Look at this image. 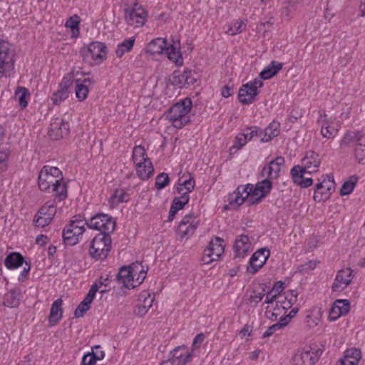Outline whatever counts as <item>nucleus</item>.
<instances>
[{"label": "nucleus", "instance_id": "1", "mask_svg": "<svg viewBox=\"0 0 365 365\" xmlns=\"http://www.w3.org/2000/svg\"><path fill=\"white\" fill-rule=\"evenodd\" d=\"M38 185L41 191L53 193L58 200L67 197V185L62 172L57 167L44 165L38 174Z\"/></svg>", "mask_w": 365, "mask_h": 365}, {"label": "nucleus", "instance_id": "2", "mask_svg": "<svg viewBox=\"0 0 365 365\" xmlns=\"http://www.w3.org/2000/svg\"><path fill=\"white\" fill-rule=\"evenodd\" d=\"M192 102L186 97L178 101L165 113V119L175 128L181 129L191 120Z\"/></svg>", "mask_w": 365, "mask_h": 365}, {"label": "nucleus", "instance_id": "3", "mask_svg": "<svg viewBox=\"0 0 365 365\" xmlns=\"http://www.w3.org/2000/svg\"><path fill=\"white\" fill-rule=\"evenodd\" d=\"M147 269L139 262L123 267L118 279L127 289H134L141 284L146 277Z\"/></svg>", "mask_w": 365, "mask_h": 365}, {"label": "nucleus", "instance_id": "4", "mask_svg": "<svg viewBox=\"0 0 365 365\" xmlns=\"http://www.w3.org/2000/svg\"><path fill=\"white\" fill-rule=\"evenodd\" d=\"M132 160L137 175L143 180L149 179L154 174L153 165L142 145H135L133 149Z\"/></svg>", "mask_w": 365, "mask_h": 365}, {"label": "nucleus", "instance_id": "5", "mask_svg": "<svg viewBox=\"0 0 365 365\" xmlns=\"http://www.w3.org/2000/svg\"><path fill=\"white\" fill-rule=\"evenodd\" d=\"M80 53L83 61L88 65L96 66L101 64L107 56V48L101 42H91L88 45L83 46Z\"/></svg>", "mask_w": 365, "mask_h": 365}, {"label": "nucleus", "instance_id": "6", "mask_svg": "<svg viewBox=\"0 0 365 365\" xmlns=\"http://www.w3.org/2000/svg\"><path fill=\"white\" fill-rule=\"evenodd\" d=\"M86 222L80 216H74L63 229V238L67 245L73 246L79 242L86 231Z\"/></svg>", "mask_w": 365, "mask_h": 365}, {"label": "nucleus", "instance_id": "7", "mask_svg": "<svg viewBox=\"0 0 365 365\" xmlns=\"http://www.w3.org/2000/svg\"><path fill=\"white\" fill-rule=\"evenodd\" d=\"M111 248L110 235L98 234L92 240L89 248V254L96 259H103L107 257Z\"/></svg>", "mask_w": 365, "mask_h": 365}, {"label": "nucleus", "instance_id": "8", "mask_svg": "<svg viewBox=\"0 0 365 365\" xmlns=\"http://www.w3.org/2000/svg\"><path fill=\"white\" fill-rule=\"evenodd\" d=\"M124 18L128 25L139 28L146 22L148 13L142 5L134 3L125 9Z\"/></svg>", "mask_w": 365, "mask_h": 365}, {"label": "nucleus", "instance_id": "9", "mask_svg": "<svg viewBox=\"0 0 365 365\" xmlns=\"http://www.w3.org/2000/svg\"><path fill=\"white\" fill-rule=\"evenodd\" d=\"M86 223L89 228L100 231L99 234L110 235L115 228L114 218L104 213L96 214L91 217Z\"/></svg>", "mask_w": 365, "mask_h": 365}, {"label": "nucleus", "instance_id": "10", "mask_svg": "<svg viewBox=\"0 0 365 365\" xmlns=\"http://www.w3.org/2000/svg\"><path fill=\"white\" fill-rule=\"evenodd\" d=\"M262 86L263 82L260 78H255L242 85L238 93L240 102L245 105L252 103L259 93V88Z\"/></svg>", "mask_w": 365, "mask_h": 365}, {"label": "nucleus", "instance_id": "11", "mask_svg": "<svg viewBox=\"0 0 365 365\" xmlns=\"http://www.w3.org/2000/svg\"><path fill=\"white\" fill-rule=\"evenodd\" d=\"M15 67V54L7 42L0 41V75L9 76Z\"/></svg>", "mask_w": 365, "mask_h": 365}, {"label": "nucleus", "instance_id": "12", "mask_svg": "<svg viewBox=\"0 0 365 365\" xmlns=\"http://www.w3.org/2000/svg\"><path fill=\"white\" fill-rule=\"evenodd\" d=\"M250 192V205L258 204L264 197L269 195L272 187V182L265 178L255 185H246Z\"/></svg>", "mask_w": 365, "mask_h": 365}, {"label": "nucleus", "instance_id": "13", "mask_svg": "<svg viewBox=\"0 0 365 365\" xmlns=\"http://www.w3.org/2000/svg\"><path fill=\"white\" fill-rule=\"evenodd\" d=\"M200 219L193 213L185 215L177 227V235L181 239L192 237L200 225Z\"/></svg>", "mask_w": 365, "mask_h": 365}, {"label": "nucleus", "instance_id": "14", "mask_svg": "<svg viewBox=\"0 0 365 365\" xmlns=\"http://www.w3.org/2000/svg\"><path fill=\"white\" fill-rule=\"evenodd\" d=\"M317 123L324 138H334L337 135L339 125L335 118L329 117L324 112L319 111Z\"/></svg>", "mask_w": 365, "mask_h": 365}, {"label": "nucleus", "instance_id": "15", "mask_svg": "<svg viewBox=\"0 0 365 365\" xmlns=\"http://www.w3.org/2000/svg\"><path fill=\"white\" fill-rule=\"evenodd\" d=\"M335 190L334 176L331 174L322 176V180L316 185L314 200L317 202L327 200Z\"/></svg>", "mask_w": 365, "mask_h": 365}, {"label": "nucleus", "instance_id": "16", "mask_svg": "<svg viewBox=\"0 0 365 365\" xmlns=\"http://www.w3.org/2000/svg\"><path fill=\"white\" fill-rule=\"evenodd\" d=\"M223 242V240L220 237H216L210 241L207 247L205 249L202 257V261L205 264H209L219 259L224 253Z\"/></svg>", "mask_w": 365, "mask_h": 365}, {"label": "nucleus", "instance_id": "17", "mask_svg": "<svg viewBox=\"0 0 365 365\" xmlns=\"http://www.w3.org/2000/svg\"><path fill=\"white\" fill-rule=\"evenodd\" d=\"M56 212L54 202H46L36 213L34 223L36 226L44 227L50 224Z\"/></svg>", "mask_w": 365, "mask_h": 365}, {"label": "nucleus", "instance_id": "18", "mask_svg": "<svg viewBox=\"0 0 365 365\" xmlns=\"http://www.w3.org/2000/svg\"><path fill=\"white\" fill-rule=\"evenodd\" d=\"M297 294L293 290L285 292L282 295L278 296L272 315L277 317L282 314H285V311L290 309L297 302Z\"/></svg>", "mask_w": 365, "mask_h": 365}, {"label": "nucleus", "instance_id": "19", "mask_svg": "<svg viewBox=\"0 0 365 365\" xmlns=\"http://www.w3.org/2000/svg\"><path fill=\"white\" fill-rule=\"evenodd\" d=\"M270 255L267 248H261L255 252L251 256L247 267V272L254 274L257 273L266 263Z\"/></svg>", "mask_w": 365, "mask_h": 365}, {"label": "nucleus", "instance_id": "20", "mask_svg": "<svg viewBox=\"0 0 365 365\" xmlns=\"http://www.w3.org/2000/svg\"><path fill=\"white\" fill-rule=\"evenodd\" d=\"M253 249V241L247 235H241L236 237L233 245L235 257L244 258L252 252Z\"/></svg>", "mask_w": 365, "mask_h": 365}, {"label": "nucleus", "instance_id": "21", "mask_svg": "<svg viewBox=\"0 0 365 365\" xmlns=\"http://www.w3.org/2000/svg\"><path fill=\"white\" fill-rule=\"evenodd\" d=\"M353 278V271L350 268H345L338 271L331 285L332 292H343L351 284Z\"/></svg>", "mask_w": 365, "mask_h": 365}, {"label": "nucleus", "instance_id": "22", "mask_svg": "<svg viewBox=\"0 0 365 365\" xmlns=\"http://www.w3.org/2000/svg\"><path fill=\"white\" fill-rule=\"evenodd\" d=\"M284 158L281 156L275 158L267 165H264L261 171L262 177L269 179V180H276L279 177L282 168L284 167Z\"/></svg>", "mask_w": 365, "mask_h": 365}, {"label": "nucleus", "instance_id": "23", "mask_svg": "<svg viewBox=\"0 0 365 365\" xmlns=\"http://www.w3.org/2000/svg\"><path fill=\"white\" fill-rule=\"evenodd\" d=\"M250 205V192L247 185H239L228 197V206L231 209H237L244 202Z\"/></svg>", "mask_w": 365, "mask_h": 365}, {"label": "nucleus", "instance_id": "24", "mask_svg": "<svg viewBox=\"0 0 365 365\" xmlns=\"http://www.w3.org/2000/svg\"><path fill=\"white\" fill-rule=\"evenodd\" d=\"M322 163L320 155L312 150L307 151L301 160L300 168L307 171V174L316 173L319 171Z\"/></svg>", "mask_w": 365, "mask_h": 365}, {"label": "nucleus", "instance_id": "25", "mask_svg": "<svg viewBox=\"0 0 365 365\" xmlns=\"http://www.w3.org/2000/svg\"><path fill=\"white\" fill-rule=\"evenodd\" d=\"M168 58L177 66H182L184 63L181 52L180 41L178 38H172L170 43L167 42L165 51Z\"/></svg>", "mask_w": 365, "mask_h": 365}, {"label": "nucleus", "instance_id": "26", "mask_svg": "<svg viewBox=\"0 0 365 365\" xmlns=\"http://www.w3.org/2000/svg\"><path fill=\"white\" fill-rule=\"evenodd\" d=\"M71 86L70 79L63 78L58 84V88L51 96V101L54 105H60L69 96V88Z\"/></svg>", "mask_w": 365, "mask_h": 365}, {"label": "nucleus", "instance_id": "27", "mask_svg": "<svg viewBox=\"0 0 365 365\" xmlns=\"http://www.w3.org/2000/svg\"><path fill=\"white\" fill-rule=\"evenodd\" d=\"M350 310V302L348 299H336L329 311L328 319L334 322L346 314Z\"/></svg>", "mask_w": 365, "mask_h": 365}, {"label": "nucleus", "instance_id": "28", "mask_svg": "<svg viewBox=\"0 0 365 365\" xmlns=\"http://www.w3.org/2000/svg\"><path fill=\"white\" fill-rule=\"evenodd\" d=\"M153 301L154 297L148 292H142L138 296V303L134 310L135 314L139 317L145 315L153 306Z\"/></svg>", "mask_w": 365, "mask_h": 365}, {"label": "nucleus", "instance_id": "29", "mask_svg": "<svg viewBox=\"0 0 365 365\" xmlns=\"http://www.w3.org/2000/svg\"><path fill=\"white\" fill-rule=\"evenodd\" d=\"M307 173L299 165H294L290 170V177L293 182L302 188H307L313 184L312 178H305L304 174Z\"/></svg>", "mask_w": 365, "mask_h": 365}, {"label": "nucleus", "instance_id": "30", "mask_svg": "<svg viewBox=\"0 0 365 365\" xmlns=\"http://www.w3.org/2000/svg\"><path fill=\"white\" fill-rule=\"evenodd\" d=\"M318 359L317 352L309 349L298 350L293 357L294 365H313Z\"/></svg>", "mask_w": 365, "mask_h": 365}, {"label": "nucleus", "instance_id": "31", "mask_svg": "<svg viewBox=\"0 0 365 365\" xmlns=\"http://www.w3.org/2000/svg\"><path fill=\"white\" fill-rule=\"evenodd\" d=\"M130 198V194L128 189L124 187L116 188L112 191L109 196V207L113 209L118 207L120 203L128 202Z\"/></svg>", "mask_w": 365, "mask_h": 365}, {"label": "nucleus", "instance_id": "32", "mask_svg": "<svg viewBox=\"0 0 365 365\" xmlns=\"http://www.w3.org/2000/svg\"><path fill=\"white\" fill-rule=\"evenodd\" d=\"M172 359L177 365H185L192 359V351L186 346H180L172 351Z\"/></svg>", "mask_w": 365, "mask_h": 365}, {"label": "nucleus", "instance_id": "33", "mask_svg": "<svg viewBox=\"0 0 365 365\" xmlns=\"http://www.w3.org/2000/svg\"><path fill=\"white\" fill-rule=\"evenodd\" d=\"M361 359V351L356 348H350L344 352V355L336 365H358Z\"/></svg>", "mask_w": 365, "mask_h": 365}, {"label": "nucleus", "instance_id": "34", "mask_svg": "<svg viewBox=\"0 0 365 365\" xmlns=\"http://www.w3.org/2000/svg\"><path fill=\"white\" fill-rule=\"evenodd\" d=\"M97 291L98 286L96 284L92 285L84 299L77 307L74 314L76 317L79 318L83 317V314L89 309L90 305L93 302Z\"/></svg>", "mask_w": 365, "mask_h": 365}, {"label": "nucleus", "instance_id": "35", "mask_svg": "<svg viewBox=\"0 0 365 365\" xmlns=\"http://www.w3.org/2000/svg\"><path fill=\"white\" fill-rule=\"evenodd\" d=\"M190 195L187 193H182L179 197H175L170 206L168 215V221H173L176 213L182 210L189 202Z\"/></svg>", "mask_w": 365, "mask_h": 365}, {"label": "nucleus", "instance_id": "36", "mask_svg": "<svg viewBox=\"0 0 365 365\" xmlns=\"http://www.w3.org/2000/svg\"><path fill=\"white\" fill-rule=\"evenodd\" d=\"M75 83L76 97L79 101H83L88 96V87L93 83V81L90 78H86L83 80L76 79Z\"/></svg>", "mask_w": 365, "mask_h": 365}, {"label": "nucleus", "instance_id": "37", "mask_svg": "<svg viewBox=\"0 0 365 365\" xmlns=\"http://www.w3.org/2000/svg\"><path fill=\"white\" fill-rule=\"evenodd\" d=\"M23 291L19 287H14L8 292L4 296V305L9 307H16L19 306Z\"/></svg>", "mask_w": 365, "mask_h": 365}, {"label": "nucleus", "instance_id": "38", "mask_svg": "<svg viewBox=\"0 0 365 365\" xmlns=\"http://www.w3.org/2000/svg\"><path fill=\"white\" fill-rule=\"evenodd\" d=\"M280 132V123L277 121H272L264 130L262 129L261 142L267 143L279 135Z\"/></svg>", "mask_w": 365, "mask_h": 365}, {"label": "nucleus", "instance_id": "39", "mask_svg": "<svg viewBox=\"0 0 365 365\" xmlns=\"http://www.w3.org/2000/svg\"><path fill=\"white\" fill-rule=\"evenodd\" d=\"M25 262L24 257L17 252L9 253L4 259V265L8 269H16Z\"/></svg>", "mask_w": 365, "mask_h": 365}, {"label": "nucleus", "instance_id": "40", "mask_svg": "<svg viewBox=\"0 0 365 365\" xmlns=\"http://www.w3.org/2000/svg\"><path fill=\"white\" fill-rule=\"evenodd\" d=\"M167 41L163 38H156L152 40L146 46V53L150 55H160L165 51Z\"/></svg>", "mask_w": 365, "mask_h": 365}, {"label": "nucleus", "instance_id": "41", "mask_svg": "<svg viewBox=\"0 0 365 365\" xmlns=\"http://www.w3.org/2000/svg\"><path fill=\"white\" fill-rule=\"evenodd\" d=\"M63 300L57 299L51 304V308L48 317V322L51 325H56L63 316L62 311Z\"/></svg>", "mask_w": 365, "mask_h": 365}, {"label": "nucleus", "instance_id": "42", "mask_svg": "<svg viewBox=\"0 0 365 365\" xmlns=\"http://www.w3.org/2000/svg\"><path fill=\"white\" fill-rule=\"evenodd\" d=\"M135 42V37L132 36L128 38L124 39L123 41L118 43L116 46L115 53L116 57L120 58L126 53L131 51Z\"/></svg>", "mask_w": 365, "mask_h": 365}, {"label": "nucleus", "instance_id": "43", "mask_svg": "<svg viewBox=\"0 0 365 365\" xmlns=\"http://www.w3.org/2000/svg\"><path fill=\"white\" fill-rule=\"evenodd\" d=\"M246 27V22L242 19H234L224 26L225 32L235 36L242 32Z\"/></svg>", "mask_w": 365, "mask_h": 365}, {"label": "nucleus", "instance_id": "44", "mask_svg": "<svg viewBox=\"0 0 365 365\" xmlns=\"http://www.w3.org/2000/svg\"><path fill=\"white\" fill-rule=\"evenodd\" d=\"M282 68V63L272 61L259 73L257 78L269 79L276 75Z\"/></svg>", "mask_w": 365, "mask_h": 365}, {"label": "nucleus", "instance_id": "45", "mask_svg": "<svg viewBox=\"0 0 365 365\" xmlns=\"http://www.w3.org/2000/svg\"><path fill=\"white\" fill-rule=\"evenodd\" d=\"M81 19L77 14L71 16L65 23V27L71 31V38H76L80 34Z\"/></svg>", "mask_w": 365, "mask_h": 365}, {"label": "nucleus", "instance_id": "46", "mask_svg": "<svg viewBox=\"0 0 365 365\" xmlns=\"http://www.w3.org/2000/svg\"><path fill=\"white\" fill-rule=\"evenodd\" d=\"M31 95L25 87H18L15 91V98L18 101L21 109L25 108L29 103Z\"/></svg>", "mask_w": 365, "mask_h": 365}, {"label": "nucleus", "instance_id": "47", "mask_svg": "<svg viewBox=\"0 0 365 365\" xmlns=\"http://www.w3.org/2000/svg\"><path fill=\"white\" fill-rule=\"evenodd\" d=\"M359 180V177L356 175H351L341 185L340 189V195L341 196L348 195L351 194Z\"/></svg>", "mask_w": 365, "mask_h": 365}, {"label": "nucleus", "instance_id": "48", "mask_svg": "<svg viewBox=\"0 0 365 365\" xmlns=\"http://www.w3.org/2000/svg\"><path fill=\"white\" fill-rule=\"evenodd\" d=\"M179 78L180 83L184 86L194 85L197 81L195 73L189 69H185Z\"/></svg>", "mask_w": 365, "mask_h": 365}, {"label": "nucleus", "instance_id": "49", "mask_svg": "<svg viewBox=\"0 0 365 365\" xmlns=\"http://www.w3.org/2000/svg\"><path fill=\"white\" fill-rule=\"evenodd\" d=\"M195 186V182L193 178H189V179L184 180L182 182L179 183L177 187L178 192L179 193H187L189 195Z\"/></svg>", "mask_w": 365, "mask_h": 365}, {"label": "nucleus", "instance_id": "50", "mask_svg": "<svg viewBox=\"0 0 365 365\" xmlns=\"http://www.w3.org/2000/svg\"><path fill=\"white\" fill-rule=\"evenodd\" d=\"M62 123V119L59 118H56L52 119L51 123L49 126V135L56 139H58L57 134H59L60 125Z\"/></svg>", "mask_w": 365, "mask_h": 365}, {"label": "nucleus", "instance_id": "51", "mask_svg": "<svg viewBox=\"0 0 365 365\" xmlns=\"http://www.w3.org/2000/svg\"><path fill=\"white\" fill-rule=\"evenodd\" d=\"M170 179L168 175L165 173H160L156 177L155 179V187L158 190H162L169 183Z\"/></svg>", "mask_w": 365, "mask_h": 365}, {"label": "nucleus", "instance_id": "52", "mask_svg": "<svg viewBox=\"0 0 365 365\" xmlns=\"http://www.w3.org/2000/svg\"><path fill=\"white\" fill-rule=\"evenodd\" d=\"M320 263L317 259L309 260L298 267L297 269L301 272H307L314 270Z\"/></svg>", "mask_w": 365, "mask_h": 365}, {"label": "nucleus", "instance_id": "53", "mask_svg": "<svg viewBox=\"0 0 365 365\" xmlns=\"http://www.w3.org/2000/svg\"><path fill=\"white\" fill-rule=\"evenodd\" d=\"M354 154L359 163L365 164V147L355 145Z\"/></svg>", "mask_w": 365, "mask_h": 365}, {"label": "nucleus", "instance_id": "54", "mask_svg": "<svg viewBox=\"0 0 365 365\" xmlns=\"http://www.w3.org/2000/svg\"><path fill=\"white\" fill-rule=\"evenodd\" d=\"M97 361L98 360L93 354L91 352H88L87 354H83L81 365H95Z\"/></svg>", "mask_w": 365, "mask_h": 365}, {"label": "nucleus", "instance_id": "55", "mask_svg": "<svg viewBox=\"0 0 365 365\" xmlns=\"http://www.w3.org/2000/svg\"><path fill=\"white\" fill-rule=\"evenodd\" d=\"M247 143L245 140L244 136L240 133V132L236 135L233 145L232 146V149L240 150L243 146H245Z\"/></svg>", "mask_w": 365, "mask_h": 365}, {"label": "nucleus", "instance_id": "56", "mask_svg": "<svg viewBox=\"0 0 365 365\" xmlns=\"http://www.w3.org/2000/svg\"><path fill=\"white\" fill-rule=\"evenodd\" d=\"M351 140L355 143V145H361L365 147V133L358 131L354 133Z\"/></svg>", "mask_w": 365, "mask_h": 365}, {"label": "nucleus", "instance_id": "57", "mask_svg": "<svg viewBox=\"0 0 365 365\" xmlns=\"http://www.w3.org/2000/svg\"><path fill=\"white\" fill-rule=\"evenodd\" d=\"M30 270L31 264L28 262H25V267H24L23 270L20 272L18 277L19 282H24L26 280H27Z\"/></svg>", "mask_w": 365, "mask_h": 365}, {"label": "nucleus", "instance_id": "58", "mask_svg": "<svg viewBox=\"0 0 365 365\" xmlns=\"http://www.w3.org/2000/svg\"><path fill=\"white\" fill-rule=\"evenodd\" d=\"M264 294L262 292L254 291L250 296V301L252 304L257 305L261 302L264 297Z\"/></svg>", "mask_w": 365, "mask_h": 365}, {"label": "nucleus", "instance_id": "59", "mask_svg": "<svg viewBox=\"0 0 365 365\" xmlns=\"http://www.w3.org/2000/svg\"><path fill=\"white\" fill-rule=\"evenodd\" d=\"M205 339V336L203 333H200L195 336V337L193 339L192 344V351L198 349L200 345L204 341Z\"/></svg>", "mask_w": 365, "mask_h": 365}, {"label": "nucleus", "instance_id": "60", "mask_svg": "<svg viewBox=\"0 0 365 365\" xmlns=\"http://www.w3.org/2000/svg\"><path fill=\"white\" fill-rule=\"evenodd\" d=\"M69 125L67 122L62 120V123L60 125L59 134H57V138H63L69 133Z\"/></svg>", "mask_w": 365, "mask_h": 365}, {"label": "nucleus", "instance_id": "61", "mask_svg": "<svg viewBox=\"0 0 365 365\" xmlns=\"http://www.w3.org/2000/svg\"><path fill=\"white\" fill-rule=\"evenodd\" d=\"M320 317L318 316L308 315L307 317V323L309 327H314L319 324Z\"/></svg>", "mask_w": 365, "mask_h": 365}, {"label": "nucleus", "instance_id": "62", "mask_svg": "<svg viewBox=\"0 0 365 365\" xmlns=\"http://www.w3.org/2000/svg\"><path fill=\"white\" fill-rule=\"evenodd\" d=\"M284 289V283L282 282H277L274 284L271 291L272 292V293L276 294L277 296H279L283 294L282 292H283Z\"/></svg>", "mask_w": 365, "mask_h": 365}, {"label": "nucleus", "instance_id": "63", "mask_svg": "<svg viewBox=\"0 0 365 365\" xmlns=\"http://www.w3.org/2000/svg\"><path fill=\"white\" fill-rule=\"evenodd\" d=\"M281 329L280 325H278L277 323L270 326L264 333L263 337L267 338L272 336L275 331Z\"/></svg>", "mask_w": 365, "mask_h": 365}, {"label": "nucleus", "instance_id": "64", "mask_svg": "<svg viewBox=\"0 0 365 365\" xmlns=\"http://www.w3.org/2000/svg\"><path fill=\"white\" fill-rule=\"evenodd\" d=\"M249 130V132L251 133L252 138L253 139L255 137H257L261 140L262 135V129L257 126H250L247 127Z\"/></svg>", "mask_w": 365, "mask_h": 365}]
</instances>
